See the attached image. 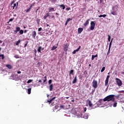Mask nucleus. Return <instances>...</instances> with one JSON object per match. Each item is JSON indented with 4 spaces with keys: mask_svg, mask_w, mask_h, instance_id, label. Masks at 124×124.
Masks as SVG:
<instances>
[{
    "mask_svg": "<svg viewBox=\"0 0 124 124\" xmlns=\"http://www.w3.org/2000/svg\"><path fill=\"white\" fill-rule=\"evenodd\" d=\"M104 102L108 101H112V102H115V95H109L104 98L103 99Z\"/></svg>",
    "mask_w": 124,
    "mask_h": 124,
    "instance_id": "1",
    "label": "nucleus"
},
{
    "mask_svg": "<svg viewBox=\"0 0 124 124\" xmlns=\"http://www.w3.org/2000/svg\"><path fill=\"white\" fill-rule=\"evenodd\" d=\"M21 30V28L20 27H16V30H15L14 31L15 34H16L18 31H19L20 34H23V33H24V31H23L22 30Z\"/></svg>",
    "mask_w": 124,
    "mask_h": 124,
    "instance_id": "2",
    "label": "nucleus"
},
{
    "mask_svg": "<svg viewBox=\"0 0 124 124\" xmlns=\"http://www.w3.org/2000/svg\"><path fill=\"white\" fill-rule=\"evenodd\" d=\"M93 87L94 88V89H96L97 88V81H96L95 79L93 80V81L92 82Z\"/></svg>",
    "mask_w": 124,
    "mask_h": 124,
    "instance_id": "3",
    "label": "nucleus"
},
{
    "mask_svg": "<svg viewBox=\"0 0 124 124\" xmlns=\"http://www.w3.org/2000/svg\"><path fill=\"white\" fill-rule=\"evenodd\" d=\"M115 80H116V83L119 87H121V86L123 85L122 80H121L119 78H116Z\"/></svg>",
    "mask_w": 124,
    "mask_h": 124,
    "instance_id": "4",
    "label": "nucleus"
},
{
    "mask_svg": "<svg viewBox=\"0 0 124 124\" xmlns=\"http://www.w3.org/2000/svg\"><path fill=\"white\" fill-rule=\"evenodd\" d=\"M95 27V23L93 21L91 22V28L90 30L91 31H93L94 30V27Z\"/></svg>",
    "mask_w": 124,
    "mask_h": 124,
    "instance_id": "5",
    "label": "nucleus"
},
{
    "mask_svg": "<svg viewBox=\"0 0 124 124\" xmlns=\"http://www.w3.org/2000/svg\"><path fill=\"white\" fill-rule=\"evenodd\" d=\"M112 42H113V39H111L110 42L109 43V47H108V50L107 52V55H109L110 54V50L111 49V46H112Z\"/></svg>",
    "mask_w": 124,
    "mask_h": 124,
    "instance_id": "6",
    "label": "nucleus"
},
{
    "mask_svg": "<svg viewBox=\"0 0 124 124\" xmlns=\"http://www.w3.org/2000/svg\"><path fill=\"white\" fill-rule=\"evenodd\" d=\"M75 116H76L77 118H82V114L81 112H76L75 114Z\"/></svg>",
    "mask_w": 124,
    "mask_h": 124,
    "instance_id": "7",
    "label": "nucleus"
},
{
    "mask_svg": "<svg viewBox=\"0 0 124 124\" xmlns=\"http://www.w3.org/2000/svg\"><path fill=\"white\" fill-rule=\"evenodd\" d=\"M118 9L119 7L118 6V5H115L112 7V11H118Z\"/></svg>",
    "mask_w": 124,
    "mask_h": 124,
    "instance_id": "8",
    "label": "nucleus"
},
{
    "mask_svg": "<svg viewBox=\"0 0 124 124\" xmlns=\"http://www.w3.org/2000/svg\"><path fill=\"white\" fill-rule=\"evenodd\" d=\"M80 49H81V46H79L78 49L74 50L72 52V54H73L74 55L76 54L77 52H79V51H80Z\"/></svg>",
    "mask_w": 124,
    "mask_h": 124,
    "instance_id": "9",
    "label": "nucleus"
},
{
    "mask_svg": "<svg viewBox=\"0 0 124 124\" xmlns=\"http://www.w3.org/2000/svg\"><path fill=\"white\" fill-rule=\"evenodd\" d=\"M68 50V45H67V44H66L65 46H64V51L65 52H67Z\"/></svg>",
    "mask_w": 124,
    "mask_h": 124,
    "instance_id": "10",
    "label": "nucleus"
},
{
    "mask_svg": "<svg viewBox=\"0 0 124 124\" xmlns=\"http://www.w3.org/2000/svg\"><path fill=\"white\" fill-rule=\"evenodd\" d=\"M32 36L34 39H35V37L36 36V32L35 31L32 32Z\"/></svg>",
    "mask_w": 124,
    "mask_h": 124,
    "instance_id": "11",
    "label": "nucleus"
},
{
    "mask_svg": "<svg viewBox=\"0 0 124 124\" xmlns=\"http://www.w3.org/2000/svg\"><path fill=\"white\" fill-rule=\"evenodd\" d=\"M89 21H90V19H88L87 20H86L85 23L83 24V26L84 27H87V26H88V25H89Z\"/></svg>",
    "mask_w": 124,
    "mask_h": 124,
    "instance_id": "12",
    "label": "nucleus"
},
{
    "mask_svg": "<svg viewBox=\"0 0 124 124\" xmlns=\"http://www.w3.org/2000/svg\"><path fill=\"white\" fill-rule=\"evenodd\" d=\"M31 8H32V5H30V7L29 9H27L26 10V13H28V12H30L31 9Z\"/></svg>",
    "mask_w": 124,
    "mask_h": 124,
    "instance_id": "13",
    "label": "nucleus"
},
{
    "mask_svg": "<svg viewBox=\"0 0 124 124\" xmlns=\"http://www.w3.org/2000/svg\"><path fill=\"white\" fill-rule=\"evenodd\" d=\"M49 12H53V11H55V9L54 8L49 7L48 8Z\"/></svg>",
    "mask_w": 124,
    "mask_h": 124,
    "instance_id": "14",
    "label": "nucleus"
},
{
    "mask_svg": "<svg viewBox=\"0 0 124 124\" xmlns=\"http://www.w3.org/2000/svg\"><path fill=\"white\" fill-rule=\"evenodd\" d=\"M76 83H77V76L75 77V78L73 81V84H75Z\"/></svg>",
    "mask_w": 124,
    "mask_h": 124,
    "instance_id": "15",
    "label": "nucleus"
},
{
    "mask_svg": "<svg viewBox=\"0 0 124 124\" xmlns=\"http://www.w3.org/2000/svg\"><path fill=\"white\" fill-rule=\"evenodd\" d=\"M41 50H44V49L42 48V47L39 46L38 49V52L39 53H41Z\"/></svg>",
    "mask_w": 124,
    "mask_h": 124,
    "instance_id": "16",
    "label": "nucleus"
},
{
    "mask_svg": "<svg viewBox=\"0 0 124 124\" xmlns=\"http://www.w3.org/2000/svg\"><path fill=\"white\" fill-rule=\"evenodd\" d=\"M83 31V28H79L78 29V33H81Z\"/></svg>",
    "mask_w": 124,
    "mask_h": 124,
    "instance_id": "17",
    "label": "nucleus"
},
{
    "mask_svg": "<svg viewBox=\"0 0 124 124\" xmlns=\"http://www.w3.org/2000/svg\"><path fill=\"white\" fill-rule=\"evenodd\" d=\"M54 99H56V97H54L50 100H47V102H49V103L50 104V103H52V101H53V100H54Z\"/></svg>",
    "mask_w": 124,
    "mask_h": 124,
    "instance_id": "18",
    "label": "nucleus"
},
{
    "mask_svg": "<svg viewBox=\"0 0 124 124\" xmlns=\"http://www.w3.org/2000/svg\"><path fill=\"white\" fill-rule=\"evenodd\" d=\"M50 16V14L49 13H47L44 16V19H47V17H49Z\"/></svg>",
    "mask_w": 124,
    "mask_h": 124,
    "instance_id": "19",
    "label": "nucleus"
},
{
    "mask_svg": "<svg viewBox=\"0 0 124 124\" xmlns=\"http://www.w3.org/2000/svg\"><path fill=\"white\" fill-rule=\"evenodd\" d=\"M53 87H54V85H53V84H50V85L49 86V91L50 92H52V91H53Z\"/></svg>",
    "mask_w": 124,
    "mask_h": 124,
    "instance_id": "20",
    "label": "nucleus"
},
{
    "mask_svg": "<svg viewBox=\"0 0 124 124\" xmlns=\"http://www.w3.org/2000/svg\"><path fill=\"white\" fill-rule=\"evenodd\" d=\"M58 48V46H53L51 48V51H54V50H56Z\"/></svg>",
    "mask_w": 124,
    "mask_h": 124,
    "instance_id": "21",
    "label": "nucleus"
},
{
    "mask_svg": "<svg viewBox=\"0 0 124 124\" xmlns=\"http://www.w3.org/2000/svg\"><path fill=\"white\" fill-rule=\"evenodd\" d=\"M88 104L90 107H93V104L92 103V102L91 101V100L88 101Z\"/></svg>",
    "mask_w": 124,
    "mask_h": 124,
    "instance_id": "22",
    "label": "nucleus"
},
{
    "mask_svg": "<svg viewBox=\"0 0 124 124\" xmlns=\"http://www.w3.org/2000/svg\"><path fill=\"white\" fill-rule=\"evenodd\" d=\"M109 82V79H106L105 80V86H108V83Z\"/></svg>",
    "mask_w": 124,
    "mask_h": 124,
    "instance_id": "23",
    "label": "nucleus"
},
{
    "mask_svg": "<svg viewBox=\"0 0 124 124\" xmlns=\"http://www.w3.org/2000/svg\"><path fill=\"white\" fill-rule=\"evenodd\" d=\"M94 58H97V54H96V55H92V61H93L94 60Z\"/></svg>",
    "mask_w": 124,
    "mask_h": 124,
    "instance_id": "24",
    "label": "nucleus"
},
{
    "mask_svg": "<svg viewBox=\"0 0 124 124\" xmlns=\"http://www.w3.org/2000/svg\"><path fill=\"white\" fill-rule=\"evenodd\" d=\"M31 88H29L28 89V94H31Z\"/></svg>",
    "mask_w": 124,
    "mask_h": 124,
    "instance_id": "25",
    "label": "nucleus"
},
{
    "mask_svg": "<svg viewBox=\"0 0 124 124\" xmlns=\"http://www.w3.org/2000/svg\"><path fill=\"white\" fill-rule=\"evenodd\" d=\"M6 67H8L9 69H11V68H12V66L10 64H7Z\"/></svg>",
    "mask_w": 124,
    "mask_h": 124,
    "instance_id": "26",
    "label": "nucleus"
},
{
    "mask_svg": "<svg viewBox=\"0 0 124 124\" xmlns=\"http://www.w3.org/2000/svg\"><path fill=\"white\" fill-rule=\"evenodd\" d=\"M59 6L60 7H62L63 10L65 9V6L63 4L60 5Z\"/></svg>",
    "mask_w": 124,
    "mask_h": 124,
    "instance_id": "27",
    "label": "nucleus"
},
{
    "mask_svg": "<svg viewBox=\"0 0 124 124\" xmlns=\"http://www.w3.org/2000/svg\"><path fill=\"white\" fill-rule=\"evenodd\" d=\"M74 73V70H71L70 73H69V76H70V75H73V73Z\"/></svg>",
    "mask_w": 124,
    "mask_h": 124,
    "instance_id": "28",
    "label": "nucleus"
},
{
    "mask_svg": "<svg viewBox=\"0 0 124 124\" xmlns=\"http://www.w3.org/2000/svg\"><path fill=\"white\" fill-rule=\"evenodd\" d=\"M106 15H101L99 16V18H101V17H103V18H105L106 17Z\"/></svg>",
    "mask_w": 124,
    "mask_h": 124,
    "instance_id": "29",
    "label": "nucleus"
},
{
    "mask_svg": "<svg viewBox=\"0 0 124 124\" xmlns=\"http://www.w3.org/2000/svg\"><path fill=\"white\" fill-rule=\"evenodd\" d=\"M21 42V40H19L18 41H17L16 42V46H18V45H19V44Z\"/></svg>",
    "mask_w": 124,
    "mask_h": 124,
    "instance_id": "30",
    "label": "nucleus"
},
{
    "mask_svg": "<svg viewBox=\"0 0 124 124\" xmlns=\"http://www.w3.org/2000/svg\"><path fill=\"white\" fill-rule=\"evenodd\" d=\"M98 103H99L100 105H101V103H102V99L99 100V101H98Z\"/></svg>",
    "mask_w": 124,
    "mask_h": 124,
    "instance_id": "31",
    "label": "nucleus"
},
{
    "mask_svg": "<svg viewBox=\"0 0 124 124\" xmlns=\"http://www.w3.org/2000/svg\"><path fill=\"white\" fill-rule=\"evenodd\" d=\"M117 102L114 101V103L113 104V107H117Z\"/></svg>",
    "mask_w": 124,
    "mask_h": 124,
    "instance_id": "32",
    "label": "nucleus"
},
{
    "mask_svg": "<svg viewBox=\"0 0 124 124\" xmlns=\"http://www.w3.org/2000/svg\"><path fill=\"white\" fill-rule=\"evenodd\" d=\"M111 14H112V15H117V14L115 11L111 12Z\"/></svg>",
    "mask_w": 124,
    "mask_h": 124,
    "instance_id": "33",
    "label": "nucleus"
},
{
    "mask_svg": "<svg viewBox=\"0 0 124 124\" xmlns=\"http://www.w3.org/2000/svg\"><path fill=\"white\" fill-rule=\"evenodd\" d=\"M33 80L32 79H29L28 81H27V84H30V83H31V82H32Z\"/></svg>",
    "mask_w": 124,
    "mask_h": 124,
    "instance_id": "34",
    "label": "nucleus"
},
{
    "mask_svg": "<svg viewBox=\"0 0 124 124\" xmlns=\"http://www.w3.org/2000/svg\"><path fill=\"white\" fill-rule=\"evenodd\" d=\"M0 57H1V58H2V60L4 59V55L3 54L0 55Z\"/></svg>",
    "mask_w": 124,
    "mask_h": 124,
    "instance_id": "35",
    "label": "nucleus"
},
{
    "mask_svg": "<svg viewBox=\"0 0 124 124\" xmlns=\"http://www.w3.org/2000/svg\"><path fill=\"white\" fill-rule=\"evenodd\" d=\"M44 78L45 79L44 80V83H45V82L47 81V76H45Z\"/></svg>",
    "mask_w": 124,
    "mask_h": 124,
    "instance_id": "36",
    "label": "nucleus"
},
{
    "mask_svg": "<svg viewBox=\"0 0 124 124\" xmlns=\"http://www.w3.org/2000/svg\"><path fill=\"white\" fill-rule=\"evenodd\" d=\"M60 109H64V106H63V105H61V106H60Z\"/></svg>",
    "mask_w": 124,
    "mask_h": 124,
    "instance_id": "37",
    "label": "nucleus"
},
{
    "mask_svg": "<svg viewBox=\"0 0 124 124\" xmlns=\"http://www.w3.org/2000/svg\"><path fill=\"white\" fill-rule=\"evenodd\" d=\"M111 40V36L109 35H108V41L109 42H110V41Z\"/></svg>",
    "mask_w": 124,
    "mask_h": 124,
    "instance_id": "38",
    "label": "nucleus"
},
{
    "mask_svg": "<svg viewBox=\"0 0 124 124\" xmlns=\"http://www.w3.org/2000/svg\"><path fill=\"white\" fill-rule=\"evenodd\" d=\"M71 20H72V18H69L67 19V20L66 21V22H69V21H71Z\"/></svg>",
    "mask_w": 124,
    "mask_h": 124,
    "instance_id": "39",
    "label": "nucleus"
},
{
    "mask_svg": "<svg viewBox=\"0 0 124 124\" xmlns=\"http://www.w3.org/2000/svg\"><path fill=\"white\" fill-rule=\"evenodd\" d=\"M104 70H105V67H103L101 70V72H103V71H104Z\"/></svg>",
    "mask_w": 124,
    "mask_h": 124,
    "instance_id": "40",
    "label": "nucleus"
},
{
    "mask_svg": "<svg viewBox=\"0 0 124 124\" xmlns=\"http://www.w3.org/2000/svg\"><path fill=\"white\" fill-rule=\"evenodd\" d=\"M51 83H52V79H49L48 80V84H49V85H51Z\"/></svg>",
    "mask_w": 124,
    "mask_h": 124,
    "instance_id": "41",
    "label": "nucleus"
},
{
    "mask_svg": "<svg viewBox=\"0 0 124 124\" xmlns=\"http://www.w3.org/2000/svg\"><path fill=\"white\" fill-rule=\"evenodd\" d=\"M28 43H29V41H27L26 43L24 45V47L26 48V47H27V45H28Z\"/></svg>",
    "mask_w": 124,
    "mask_h": 124,
    "instance_id": "42",
    "label": "nucleus"
},
{
    "mask_svg": "<svg viewBox=\"0 0 124 124\" xmlns=\"http://www.w3.org/2000/svg\"><path fill=\"white\" fill-rule=\"evenodd\" d=\"M14 58H16V59H19V55H16L14 56Z\"/></svg>",
    "mask_w": 124,
    "mask_h": 124,
    "instance_id": "43",
    "label": "nucleus"
},
{
    "mask_svg": "<svg viewBox=\"0 0 124 124\" xmlns=\"http://www.w3.org/2000/svg\"><path fill=\"white\" fill-rule=\"evenodd\" d=\"M110 78V76L109 75H108L107 76V78H106V79L107 80H109V78Z\"/></svg>",
    "mask_w": 124,
    "mask_h": 124,
    "instance_id": "44",
    "label": "nucleus"
},
{
    "mask_svg": "<svg viewBox=\"0 0 124 124\" xmlns=\"http://www.w3.org/2000/svg\"><path fill=\"white\" fill-rule=\"evenodd\" d=\"M38 31H42V28H40L38 29Z\"/></svg>",
    "mask_w": 124,
    "mask_h": 124,
    "instance_id": "45",
    "label": "nucleus"
},
{
    "mask_svg": "<svg viewBox=\"0 0 124 124\" xmlns=\"http://www.w3.org/2000/svg\"><path fill=\"white\" fill-rule=\"evenodd\" d=\"M13 20H14V18H11V19H10V20H9V22H12V21H13Z\"/></svg>",
    "mask_w": 124,
    "mask_h": 124,
    "instance_id": "46",
    "label": "nucleus"
},
{
    "mask_svg": "<svg viewBox=\"0 0 124 124\" xmlns=\"http://www.w3.org/2000/svg\"><path fill=\"white\" fill-rule=\"evenodd\" d=\"M66 10H67V11H68V10H70V7L66 8Z\"/></svg>",
    "mask_w": 124,
    "mask_h": 124,
    "instance_id": "47",
    "label": "nucleus"
},
{
    "mask_svg": "<svg viewBox=\"0 0 124 124\" xmlns=\"http://www.w3.org/2000/svg\"><path fill=\"white\" fill-rule=\"evenodd\" d=\"M100 3H102L103 2V0H99Z\"/></svg>",
    "mask_w": 124,
    "mask_h": 124,
    "instance_id": "48",
    "label": "nucleus"
},
{
    "mask_svg": "<svg viewBox=\"0 0 124 124\" xmlns=\"http://www.w3.org/2000/svg\"><path fill=\"white\" fill-rule=\"evenodd\" d=\"M14 7H16V3H15V4H14L13 9H14Z\"/></svg>",
    "mask_w": 124,
    "mask_h": 124,
    "instance_id": "49",
    "label": "nucleus"
},
{
    "mask_svg": "<svg viewBox=\"0 0 124 124\" xmlns=\"http://www.w3.org/2000/svg\"><path fill=\"white\" fill-rule=\"evenodd\" d=\"M15 2V0H13V1H12L11 2V4H13Z\"/></svg>",
    "mask_w": 124,
    "mask_h": 124,
    "instance_id": "50",
    "label": "nucleus"
},
{
    "mask_svg": "<svg viewBox=\"0 0 124 124\" xmlns=\"http://www.w3.org/2000/svg\"><path fill=\"white\" fill-rule=\"evenodd\" d=\"M17 74H21V71H17Z\"/></svg>",
    "mask_w": 124,
    "mask_h": 124,
    "instance_id": "51",
    "label": "nucleus"
},
{
    "mask_svg": "<svg viewBox=\"0 0 124 124\" xmlns=\"http://www.w3.org/2000/svg\"><path fill=\"white\" fill-rule=\"evenodd\" d=\"M67 24H68V22H67V21H66L65 23V26H67Z\"/></svg>",
    "mask_w": 124,
    "mask_h": 124,
    "instance_id": "52",
    "label": "nucleus"
},
{
    "mask_svg": "<svg viewBox=\"0 0 124 124\" xmlns=\"http://www.w3.org/2000/svg\"><path fill=\"white\" fill-rule=\"evenodd\" d=\"M34 51L35 54H36V53L37 52V51H36V49H34Z\"/></svg>",
    "mask_w": 124,
    "mask_h": 124,
    "instance_id": "53",
    "label": "nucleus"
},
{
    "mask_svg": "<svg viewBox=\"0 0 124 124\" xmlns=\"http://www.w3.org/2000/svg\"><path fill=\"white\" fill-rule=\"evenodd\" d=\"M42 82V80H39V83H41Z\"/></svg>",
    "mask_w": 124,
    "mask_h": 124,
    "instance_id": "54",
    "label": "nucleus"
},
{
    "mask_svg": "<svg viewBox=\"0 0 124 124\" xmlns=\"http://www.w3.org/2000/svg\"><path fill=\"white\" fill-rule=\"evenodd\" d=\"M86 111H87V108H84V112H86Z\"/></svg>",
    "mask_w": 124,
    "mask_h": 124,
    "instance_id": "55",
    "label": "nucleus"
},
{
    "mask_svg": "<svg viewBox=\"0 0 124 124\" xmlns=\"http://www.w3.org/2000/svg\"><path fill=\"white\" fill-rule=\"evenodd\" d=\"M52 2L57 1V0H52Z\"/></svg>",
    "mask_w": 124,
    "mask_h": 124,
    "instance_id": "56",
    "label": "nucleus"
},
{
    "mask_svg": "<svg viewBox=\"0 0 124 124\" xmlns=\"http://www.w3.org/2000/svg\"><path fill=\"white\" fill-rule=\"evenodd\" d=\"M65 98H66V99H68L69 98V97H66Z\"/></svg>",
    "mask_w": 124,
    "mask_h": 124,
    "instance_id": "57",
    "label": "nucleus"
},
{
    "mask_svg": "<svg viewBox=\"0 0 124 124\" xmlns=\"http://www.w3.org/2000/svg\"><path fill=\"white\" fill-rule=\"evenodd\" d=\"M26 32H27V30H25L24 31V33H26Z\"/></svg>",
    "mask_w": 124,
    "mask_h": 124,
    "instance_id": "58",
    "label": "nucleus"
},
{
    "mask_svg": "<svg viewBox=\"0 0 124 124\" xmlns=\"http://www.w3.org/2000/svg\"><path fill=\"white\" fill-rule=\"evenodd\" d=\"M0 43H2V41L0 40Z\"/></svg>",
    "mask_w": 124,
    "mask_h": 124,
    "instance_id": "59",
    "label": "nucleus"
},
{
    "mask_svg": "<svg viewBox=\"0 0 124 124\" xmlns=\"http://www.w3.org/2000/svg\"><path fill=\"white\" fill-rule=\"evenodd\" d=\"M89 66H92V65L91 64H90Z\"/></svg>",
    "mask_w": 124,
    "mask_h": 124,
    "instance_id": "60",
    "label": "nucleus"
},
{
    "mask_svg": "<svg viewBox=\"0 0 124 124\" xmlns=\"http://www.w3.org/2000/svg\"><path fill=\"white\" fill-rule=\"evenodd\" d=\"M1 51V48L0 47V51Z\"/></svg>",
    "mask_w": 124,
    "mask_h": 124,
    "instance_id": "61",
    "label": "nucleus"
},
{
    "mask_svg": "<svg viewBox=\"0 0 124 124\" xmlns=\"http://www.w3.org/2000/svg\"><path fill=\"white\" fill-rule=\"evenodd\" d=\"M47 27H49V24H47Z\"/></svg>",
    "mask_w": 124,
    "mask_h": 124,
    "instance_id": "62",
    "label": "nucleus"
},
{
    "mask_svg": "<svg viewBox=\"0 0 124 124\" xmlns=\"http://www.w3.org/2000/svg\"><path fill=\"white\" fill-rule=\"evenodd\" d=\"M56 15H58V13H56Z\"/></svg>",
    "mask_w": 124,
    "mask_h": 124,
    "instance_id": "63",
    "label": "nucleus"
},
{
    "mask_svg": "<svg viewBox=\"0 0 124 124\" xmlns=\"http://www.w3.org/2000/svg\"><path fill=\"white\" fill-rule=\"evenodd\" d=\"M16 3H17V5H18V2H17Z\"/></svg>",
    "mask_w": 124,
    "mask_h": 124,
    "instance_id": "64",
    "label": "nucleus"
}]
</instances>
